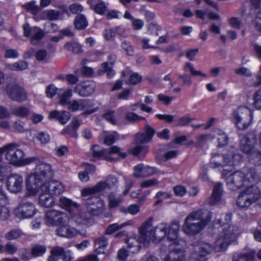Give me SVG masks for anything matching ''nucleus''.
I'll return each instance as SVG.
<instances>
[{"mask_svg": "<svg viewBox=\"0 0 261 261\" xmlns=\"http://www.w3.org/2000/svg\"><path fill=\"white\" fill-rule=\"evenodd\" d=\"M36 208L34 203L23 199L19 203L14 209V213L16 217L20 219L30 218L36 213Z\"/></svg>", "mask_w": 261, "mask_h": 261, "instance_id": "obj_9", "label": "nucleus"}, {"mask_svg": "<svg viewBox=\"0 0 261 261\" xmlns=\"http://www.w3.org/2000/svg\"><path fill=\"white\" fill-rule=\"evenodd\" d=\"M121 47L125 51L127 55L128 56L133 55L134 49L128 41L125 40L122 41Z\"/></svg>", "mask_w": 261, "mask_h": 261, "instance_id": "obj_60", "label": "nucleus"}, {"mask_svg": "<svg viewBox=\"0 0 261 261\" xmlns=\"http://www.w3.org/2000/svg\"><path fill=\"white\" fill-rule=\"evenodd\" d=\"M62 89H58L53 84L48 85L46 88V94L48 97L53 98L56 94L60 95Z\"/></svg>", "mask_w": 261, "mask_h": 261, "instance_id": "obj_50", "label": "nucleus"}, {"mask_svg": "<svg viewBox=\"0 0 261 261\" xmlns=\"http://www.w3.org/2000/svg\"><path fill=\"white\" fill-rule=\"evenodd\" d=\"M93 9L96 13L99 14H102L106 10V7L103 2H99L94 6V7H93Z\"/></svg>", "mask_w": 261, "mask_h": 261, "instance_id": "obj_63", "label": "nucleus"}, {"mask_svg": "<svg viewBox=\"0 0 261 261\" xmlns=\"http://www.w3.org/2000/svg\"><path fill=\"white\" fill-rule=\"evenodd\" d=\"M179 223L178 221H173L170 226L167 233V238L169 240L175 241L178 238Z\"/></svg>", "mask_w": 261, "mask_h": 261, "instance_id": "obj_33", "label": "nucleus"}, {"mask_svg": "<svg viewBox=\"0 0 261 261\" xmlns=\"http://www.w3.org/2000/svg\"><path fill=\"white\" fill-rule=\"evenodd\" d=\"M173 245L170 246V251L164 258V261H186V254L185 251L180 247L176 246L172 247Z\"/></svg>", "mask_w": 261, "mask_h": 261, "instance_id": "obj_17", "label": "nucleus"}, {"mask_svg": "<svg viewBox=\"0 0 261 261\" xmlns=\"http://www.w3.org/2000/svg\"><path fill=\"white\" fill-rule=\"evenodd\" d=\"M6 93L12 100L18 102L23 101L27 98L24 90L15 83L8 84L6 87Z\"/></svg>", "mask_w": 261, "mask_h": 261, "instance_id": "obj_12", "label": "nucleus"}, {"mask_svg": "<svg viewBox=\"0 0 261 261\" xmlns=\"http://www.w3.org/2000/svg\"><path fill=\"white\" fill-rule=\"evenodd\" d=\"M232 242V240L220 234L215 241V246H213L216 251L221 252L225 251L229 245Z\"/></svg>", "mask_w": 261, "mask_h": 261, "instance_id": "obj_28", "label": "nucleus"}, {"mask_svg": "<svg viewBox=\"0 0 261 261\" xmlns=\"http://www.w3.org/2000/svg\"><path fill=\"white\" fill-rule=\"evenodd\" d=\"M155 133V130L146 124L144 126L143 132H139L136 134L135 140L137 143H146L152 139Z\"/></svg>", "mask_w": 261, "mask_h": 261, "instance_id": "obj_19", "label": "nucleus"}, {"mask_svg": "<svg viewBox=\"0 0 261 261\" xmlns=\"http://www.w3.org/2000/svg\"><path fill=\"white\" fill-rule=\"evenodd\" d=\"M62 13L56 10H47L41 12L40 18L43 20H49L50 21L61 19Z\"/></svg>", "mask_w": 261, "mask_h": 261, "instance_id": "obj_29", "label": "nucleus"}, {"mask_svg": "<svg viewBox=\"0 0 261 261\" xmlns=\"http://www.w3.org/2000/svg\"><path fill=\"white\" fill-rule=\"evenodd\" d=\"M87 101L84 99L73 100L69 103V109L72 111L82 110L87 106Z\"/></svg>", "mask_w": 261, "mask_h": 261, "instance_id": "obj_39", "label": "nucleus"}, {"mask_svg": "<svg viewBox=\"0 0 261 261\" xmlns=\"http://www.w3.org/2000/svg\"><path fill=\"white\" fill-rule=\"evenodd\" d=\"M95 84L93 82L87 81L80 83L75 87L74 91L80 96L86 97L91 95L94 91Z\"/></svg>", "mask_w": 261, "mask_h": 261, "instance_id": "obj_18", "label": "nucleus"}, {"mask_svg": "<svg viewBox=\"0 0 261 261\" xmlns=\"http://www.w3.org/2000/svg\"><path fill=\"white\" fill-rule=\"evenodd\" d=\"M87 210L91 216H98L105 210V202H99L96 204L88 206Z\"/></svg>", "mask_w": 261, "mask_h": 261, "instance_id": "obj_35", "label": "nucleus"}, {"mask_svg": "<svg viewBox=\"0 0 261 261\" xmlns=\"http://www.w3.org/2000/svg\"><path fill=\"white\" fill-rule=\"evenodd\" d=\"M75 27L79 30L85 29L88 25V21L83 14L77 15L74 20Z\"/></svg>", "mask_w": 261, "mask_h": 261, "instance_id": "obj_43", "label": "nucleus"}, {"mask_svg": "<svg viewBox=\"0 0 261 261\" xmlns=\"http://www.w3.org/2000/svg\"><path fill=\"white\" fill-rule=\"evenodd\" d=\"M94 194L89 195V197L85 199V204L86 206H90L91 205L96 204L99 202H105L103 200L101 199L99 197L94 196ZM84 197H87L83 196Z\"/></svg>", "mask_w": 261, "mask_h": 261, "instance_id": "obj_51", "label": "nucleus"}, {"mask_svg": "<svg viewBox=\"0 0 261 261\" xmlns=\"http://www.w3.org/2000/svg\"><path fill=\"white\" fill-rule=\"evenodd\" d=\"M255 252L251 250L247 253H236L233 254L232 261H253L255 258Z\"/></svg>", "mask_w": 261, "mask_h": 261, "instance_id": "obj_31", "label": "nucleus"}, {"mask_svg": "<svg viewBox=\"0 0 261 261\" xmlns=\"http://www.w3.org/2000/svg\"><path fill=\"white\" fill-rule=\"evenodd\" d=\"M189 260L206 261L207 255L214 250V247L208 243L195 242L189 246Z\"/></svg>", "mask_w": 261, "mask_h": 261, "instance_id": "obj_4", "label": "nucleus"}, {"mask_svg": "<svg viewBox=\"0 0 261 261\" xmlns=\"http://www.w3.org/2000/svg\"><path fill=\"white\" fill-rule=\"evenodd\" d=\"M218 135V146L222 147L226 146L228 142V137L226 134L222 130H219Z\"/></svg>", "mask_w": 261, "mask_h": 261, "instance_id": "obj_49", "label": "nucleus"}, {"mask_svg": "<svg viewBox=\"0 0 261 261\" xmlns=\"http://www.w3.org/2000/svg\"><path fill=\"white\" fill-rule=\"evenodd\" d=\"M11 113L16 116L24 117L30 114V111L28 108L22 106L13 108Z\"/></svg>", "mask_w": 261, "mask_h": 261, "instance_id": "obj_41", "label": "nucleus"}, {"mask_svg": "<svg viewBox=\"0 0 261 261\" xmlns=\"http://www.w3.org/2000/svg\"><path fill=\"white\" fill-rule=\"evenodd\" d=\"M210 139V135L207 134L202 135L197 138L196 146L200 148L203 147Z\"/></svg>", "mask_w": 261, "mask_h": 261, "instance_id": "obj_55", "label": "nucleus"}, {"mask_svg": "<svg viewBox=\"0 0 261 261\" xmlns=\"http://www.w3.org/2000/svg\"><path fill=\"white\" fill-rule=\"evenodd\" d=\"M226 181L231 190H237L246 184L245 174L240 171H237L227 177Z\"/></svg>", "mask_w": 261, "mask_h": 261, "instance_id": "obj_13", "label": "nucleus"}, {"mask_svg": "<svg viewBox=\"0 0 261 261\" xmlns=\"http://www.w3.org/2000/svg\"><path fill=\"white\" fill-rule=\"evenodd\" d=\"M109 206L110 208L118 207L123 201L121 195L116 194L114 192H111L108 196Z\"/></svg>", "mask_w": 261, "mask_h": 261, "instance_id": "obj_36", "label": "nucleus"}, {"mask_svg": "<svg viewBox=\"0 0 261 261\" xmlns=\"http://www.w3.org/2000/svg\"><path fill=\"white\" fill-rule=\"evenodd\" d=\"M223 193L222 184L217 182L215 184L211 196L208 200V203L211 205L216 204L220 201Z\"/></svg>", "mask_w": 261, "mask_h": 261, "instance_id": "obj_26", "label": "nucleus"}, {"mask_svg": "<svg viewBox=\"0 0 261 261\" xmlns=\"http://www.w3.org/2000/svg\"><path fill=\"white\" fill-rule=\"evenodd\" d=\"M253 105L256 109H261V89L257 90L253 96Z\"/></svg>", "mask_w": 261, "mask_h": 261, "instance_id": "obj_58", "label": "nucleus"}, {"mask_svg": "<svg viewBox=\"0 0 261 261\" xmlns=\"http://www.w3.org/2000/svg\"><path fill=\"white\" fill-rule=\"evenodd\" d=\"M17 250V247L12 242H8L5 245V253L9 255H13L15 254Z\"/></svg>", "mask_w": 261, "mask_h": 261, "instance_id": "obj_57", "label": "nucleus"}, {"mask_svg": "<svg viewBox=\"0 0 261 261\" xmlns=\"http://www.w3.org/2000/svg\"><path fill=\"white\" fill-rule=\"evenodd\" d=\"M98 145L93 146V156L94 158H100L109 162H117L118 159L112 156L113 154L118 153L122 158H125L126 154L120 152V148L117 146H113L107 149H100Z\"/></svg>", "mask_w": 261, "mask_h": 261, "instance_id": "obj_6", "label": "nucleus"}, {"mask_svg": "<svg viewBox=\"0 0 261 261\" xmlns=\"http://www.w3.org/2000/svg\"><path fill=\"white\" fill-rule=\"evenodd\" d=\"M118 138V134L116 132H114L113 134L107 135L104 140L105 144L110 145L112 144L115 140Z\"/></svg>", "mask_w": 261, "mask_h": 261, "instance_id": "obj_61", "label": "nucleus"}, {"mask_svg": "<svg viewBox=\"0 0 261 261\" xmlns=\"http://www.w3.org/2000/svg\"><path fill=\"white\" fill-rule=\"evenodd\" d=\"M152 219H149L142 224L139 228V233L145 242H149L153 238L154 228Z\"/></svg>", "mask_w": 261, "mask_h": 261, "instance_id": "obj_20", "label": "nucleus"}, {"mask_svg": "<svg viewBox=\"0 0 261 261\" xmlns=\"http://www.w3.org/2000/svg\"><path fill=\"white\" fill-rule=\"evenodd\" d=\"M45 191H47L50 195H58L63 193L64 187L63 184L58 181L52 180L47 185L44 184Z\"/></svg>", "mask_w": 261, "mask_h": 261, "instance_id": "obj_25", "label": "nucleus"}, {"mask_svg": "<svg viewBox=\"0 0 261 261\" xmlns=\"http://www.w3.org/2000/svg\"><path fill=\"white\" fill-rule=\"evenodd\" d=\"M44 184L43 182L39 180L35 176L32 174L28 176L26 180L27 192L25 196H33L36 195L38 192L39 188H41L42 191L44 189Z\"/></svg>", "mask_w": 261, "mask_h": 261, "instance_id": "obj_15", "label": "nucleus"}, {"mask_svg": "<svg viewBox=\"0 0 261 261\" xmlns=\"http://www.w3.org/2000/svg\"><path fill=\"white\" fill-rule=\"evenodd\" d=\"M28 63L23 60H19L12 64H8V69L13 71L23 70L28 68Z\"/></svg>", "mask_w": 261, "mask_h": 261, "instance_id": "obj_42", "label": "nucleus"}, {"mask_svg": "<svg viewBox=\"0 0 261 261\" xmlns=\"http://www.w3.org/2000/svg\"><path fill=\"white\" fill-rule=\"evenodd\" d=\"M44 220L48 226H57L62 224L67 223L69 218L65 213L56 210H49L45 213Z\"/></svg>", "mask_w": 261, "mask_h": 261, "instance_id": "obj_10", "label": "nucleus"}, {"mask_svg": "<svg viewBox=\"0 0 261 261\" xmlns=\"http://www.w3.org/2000/svg\"><path fill=\"white\" fill-rule=\"evenodd\" d=\"M257 142L256 132L251 130L245 135L240 141V149L244 153H250Z\"/></svg>", "mask_w": 261, "mask_h": 261, "instance_id": "obj_14", "label": "nucleus"}, {"mask_svg": "<svg viewBox=\"0 0 261 261\" xmlns=\"http://www.w3.org/2000/svg\"><path fill=\"white\" fill-rule=\"evenodd\" d=\"M234 72L236 74L241 76L245 77H251L252 76V73L250 70L244 67L234 69Z\"/></svg>", "mask_w": 261, "mask_h": 261, "instance_id": "obj_59", "label": "nucleus"}, {"mask_svg": "<svg viewBox=\"0 0 261 261\" xmlns=\"http://www.w3.org/2000/svg\"><path fill=\"white\" fill-rule=\"evenodd\" d=\"M23 232L20 229H12L5 234V238L8 241L17 240L20 238Z\"/></svg>", "mask_w": 261, "mask_h": 261, "instance_id": "obj_40", "label": "nucleus"}, {"mask_svg": "<svg viewBox=\"0 0 261 261\" xmlns=\"http://www.w3.org/2000/svg\"><path fill=\"white\" fill-rule=\"evenodd\" d=\"M108 239L105 236H101L95 240V252L96 254L104 253L105 248L108 246Z\"/></svg>", "mask_w": 261, "mask_h": 261, "instance_id": "obj_34", "label": "nucleus"}, {"mask_svg": "<svg viewBox=\"0 0 261 261\" xmlns=\"http://www.w3.org/2000/svg\"><path fill=\"white\" fill-rule=\"evenodd\" d=\"M156 172V169L140 164L135 166L134 176L137 178H143L151 176Z\"/></svg>", "mask_w": 261, "mask_h": 261, "instance_id": "obj_21", "label": "nucleus"}, {"mask_svg": "<svg viewBox=\"0 0 261 261\" xmlns=\"http://www.w3.org/2000/svg\"><path fill=\"white\" fill-rule=\"evenodd\" d=\"M36 2L33 1L23 5V7L33 15H36L41 10V8L35 5Z\"/></svg>", "mask_w": 261, "mask_h": 261, "instance_id": "obj_45", "label": "nucleus"}, {"mask_svg": "<svg viewBox=\"0 0 261 261\" xmlns=\"http://www.w3.org/2000/svg\"><path fill=\"white\" fill-rule=\"evenodd\" d=\"M118 182L116 177L109 175L106 180L99 181L94 186L83 189L82 191V195L87 196L102 192L106 193L114 192L117 188Z\"/></svg>", "mask_w": 261, "mask_h": 261, "instance_id": "obj_3", "label": "nucleus"}, {"mask_svg": "<svg viewBox=\"0 0 261 261\" xmlns=\"http://www.w3.org/2000/svg\"><path fill=\"white\" fill-rule=\"evenodd\" d=\"M125 119L131 122H136L141 120H145V118L142 116H140L133 112L127 113L125 115Z\"/></svg>", "mask_w": 261, "mask_h": 261, "instance_id": "obj_56", "label": "nucleus"}, {"mask_svg": "<svg viewBox=\"0 0 261 261\" xmlns=\"http://www.w3.org/2000/svg\"><path fill=\"white\" fill-rule=\"evenodd\" d=\"M22 177L17 174H10L7 180L8 190L12 193L19 192L22 187Z\"/></svg>", "mask_w": 261, "mask_h": 261, "instance_id": "obj_16", "label": "nucleus"}, {"mask_svg": "<svg viewBox=\"0 0 261 261\" xmlns=\"http://www.w3.org/2000/svg\"><path fill=\"white\" fill-rule=\"evenodd\" d=\"M36 138L39 141L41 144H45L50 140V135L46 132H40L37 136Z\"/></svg>", "mask_w": 261, "mask_h": 261, "instance_id": "obj_54", "label": "nucleus"}, {"mask_svg": "<svg viewBox=\"0 0 261 261\" xmlns=\"http://www.w3.org/2000/svg\"><path fill=\"white\" fill-rule=\"evenodd\" d=\"M59 205L65 209L70 208L71 207H76L77 206L75 203H73L70 199L65 197L60 198Z\"/></svg>", "mask_w": 261, "mask_h": 261, "instance_id": "obj_53", "label": "nucleus"}, {"mask_svg": "<svg viewBox=\"0 0 261 261\" xmlns=\"http://www.w3.org/2000/svg\"><path fill=\"white\" fill-rule=\"evenodd\" d=\"M64 47L68 51H72L74 54H79L82 52V46L76 42H67L64 45Z\"/></svg>", "mask_w": 261, "mask_h": 261, "instance_id": "obj_46", "label": "nucleus"}, {"mask_svg": "<svg viewBox=\"0 0 261 261\" xmlns=\"http://www.w3.org/2000/svg\"><path fill=\"white\" fill-rule=\"evenodd\" d=\"M62 91V90L60 92V95H61L60 96L59 103L62 105H65L67 103L68 99H69L72 96V90L69 89L64 92Z\"/></svg>", "mask_w": 261, "mask_h": 261, "instance_id": "obj_52", "label": "nucleus"}, {"mask_svg": "<svg viewBox=\"0 0 261 261\" xmlns=\"http://www.w3.org/2000/svg\"><path fill=\"white\" fill-rule=\"evenodd\" d=\"M46 251V248L44 245H35L32 247L31 256L34 257L43 255Z\"/></svg>", "mask_w": 261, "mask_h": 261, "instance_id": "obj_44", "label": "nucleus"}, {"mask_svg": "<svg viewBox=\"0 0 261 261\" xmlns=\"http://www.w3.org/2000/svg\"><path fill=\"white\" fill-rule=\"evenodd\" d=\"M167 234V227L164 224H160L154 227L153 231V238L151 241L153 242L161 241Z\"/></svg>", "mask_w": 261, "mask_h": 261, "instance_id": "obj_30", "label": "nucleus"}, {"mask_svg": "<svg viewBox=\"0 0 261 261\" xmlns=\"http://www.w3.org/2000/svg\"><path fill=\"white\" fill-rule=\"evenodd\" d=\"M127 225V223H123L121 224L114 223L113 224L109 225L106 231V233L107 234H111L115 231L119 230Z\"/></svg>", "mask_w": 261, "mask_h": 261, "instance_id": "obj_48", "label": "nucleus"}, {"mask_svg": "<svg viewBox=\"0 0 261 261\" xmlns=\"http://www.w3.org/2000/svg\"><path fill=\"white\" fill-rule=\"evenodd\" d=\"M251 110L246 107H240L233 112L235 123L240 130L246 129L251 124L252 116Z\"/></svg>", "mask_w": 261, "mask_h": 261, "instance_id": "obj_5", "label": "nucleus"}, {"mask_svg": "<svg viewBox=\"0 0 261 261\" xmlns=\"http://www.w3.org/2000/svg\"><path fill=\"white\" fill-rule=\"evenodd\" d=\"M148 148L145 145H137L132 149V153L135 155H139V158L142 159L148 152Z\"/></svg>", "mask_w": 261, "mask_h": 261, "instance_id": "obj_47", "label": "nucleus"}, {"mask_svg": "<svg viewBox=\"0 0 261 261\" xmlns=\"http://www.w3.org/2000/svg\"><path fill=\"white\" fill-rule=\"evenodd\" d=\"M33 158L35 160H34L33 163L34 162L36 166L34 173L32 174L42 182H43L44 180L51 178L54 175V171L50 165L41 161L37 157Z\"/></svg>", "mask_w": 261, "mask_h": 261, "instance_id": "obj_7", "label": "nucleus"}, {"mask_svg": "<svg viewBox=\"0 0 261 261\" xmlns=\"http://www.w3.org/2000/svg\"><path fill=\"white\" fill-rule=\"evenodd\" d=\"M246 183L256 182L260 179V176L254 168H251L245 174Z\"/></svg>", "mask_w": 261, "mask_h": 261, "instance_id": "obj_38", "label": "nucleus"}, {"mask_svg": "<svg viewBox=\"0 0 261 261\" xmlns=\"http://www.w3.org/2000/svg\"><path fill=\"white\" fill-rule=\"evenodd\" d=\"M230 163V156L228 154H217L211 160V164L214 168H224Z\"/></svg>", "mask_w": 261, "mask_h": 261, "instance_id": "obj_24", "label": "nucleus"}, {"mask_svg": "<svg viewBox=\"0 0 261 261\" xmlns=\"http://www.w3.org/2000/svg\"><path fill=\"white\" fill-rule=\"evenodd\" d=\"M73 220L77 225L83 227H89L93 223L92 217L88 212H82L75 216Z\"/></svg>", "mask_w": 261, "mask_h": 261, "instance_id": "obj_23", "label": "nucleus"}, {"mask_svg": "<svg viewBox=\"0 0 261 261\" xmlns=\"http://www.w3.org/2000/svg\"><path fill=\"white\" fill-rule=\"evenodd\" d=\"M257 187L252 185L247 188L238 197L237 199V205L241 207H248L253 203L256 201V192Z\"/></svg>", "mask_w": 261, "mask_h": 261, "instance_id": "obj_8", "label": "nucleus"}, {"mask_svg": "<svg viewBox=\"0 0 261 261\" xmlns=\"http://www.w3.org/2000/svg\"><path fill=\"white\" fill-rule=\"evenodd\" d=\"M19 146L17 143L8 144L0 148V153L5 152L6 159L9 164L16 166H22L33 163L35 159L33 157L24 159V152L18 148Z\"/></svg>", "mask_w": 261, "mask_h": 261, "instance_id": "obj_2", "label": "nucleus"}, {"mask_svg": "<svg viewBox=\"0 0 261 261\" xmlns=\"http://www.w3.org/2000/svg\"><path fill=\"white\" fill-rule=\"evenodd\" d=\"M221 235L234 241L240 233V229L238 226L224 224L221 226Z\"/></svg>", "mask_w": 261, "mask_h": 261, "instance_id": "obj_22", "label": "nucleus"}, {"mask_svg": "<svg viewBox=\"0 0 261 261\" xmlns=\"http://www.w3.org/2000/svg\"><path fill=\"white\" fill-rule=\"evenodd\" d=\"M248 156L249 161L255 166L261 165V152L258 150H255L254 148L250 153Z\"/></svg>", "mask_w": 261, "mask_h": 261, "instance_id": "obj_37", "label": "nucleus"}, {"mask_svg": "<svg viewBox=\"0 0 261 261\" xmlns=\"http://www.w3.org/2000/svg\"><path fill=\"white\" fill-rule=\"evenodd\" d=\"M212 218V213L208 210L200 209L189 214L185 220L183 230L186 233L195 235L206 226Z\"/></svg>", "mask_w": 261, "mask_h": 261, "instance_id": "obj_1", "label": "nucleus"}, {"mask_svg": "<svg viewBox=\"0 0 261 261\" xmlns=\"http://www.w3.org/2000/svg\"><path fill=\"white\" fill-rule=\"evenodd\" d=\"M39 203L40 205L46 207H50L52 206L55 203L54 198L48 193H42L39 197Z\"/></svg>", "mask_w": 261, "mask_h": 261, "instance_id": "obj_32", "label": "nucleus"}, {"mask_svg": "<svg viewBox=\"0 0 261 261\" xmlns=\"http://www.w3.org/2000/svg\"><path fill=\"white\" fill-rule=\"evenodd\" d=\"M71 115L68 112L61 111L59 121L62 124H64L69 120Z\"/></svg>", "mask_w": 261, "mask_h": 261, "instance_id": "obj_62", "label": "nucleus"}, {"mask_svg": "<svg viewBox=\"0 0 261 261\" xmlns=\"http://www.w3.org/2000/svg\"><path fill=\"white\" fill-rule=\"evenodd\" d=\"M254 28L256 31L261 33V11L258 12L256 15Z\"/></svg>", "mask_w": 261, "mask_h": 261, "instance_id": "obj_64", "label": "nucleus"}, {"mask_svg": "<svg viewBox=\"0 0 261 261\" xmlns=\"http://www.w3.org/2000/svg\"><path fill=\"white\" fill-rule=\"evenodd\" d=\"M56 230V234L60 237L72 238L76 235V230L67 223L62 224Z\"/></svg>", "mask_w": 261, "mask_h": 261, "instance_id": "obj_27", "label": "nucleus"}, {"mask_svg": "<svg viewBox=\"0 0 261 261\" xmlns=\"http://www.w3.org/2000/svg\"><path fill=\"white\" fill-rule=\"evenodd\" d=\"M23 34L26 37H30V43L33 45H38L45 36V32L39 28L30 27L28 23L23 25Z\"/></svg>", "mask_w": 261, "mask_h": 261, "instance_id": "obj_11", "label": "nucleus"}]
</instances>
